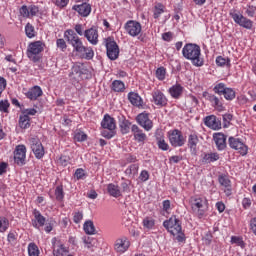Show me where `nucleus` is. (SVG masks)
I'll return each instance as SVG.
<instances>
[{
	"mask_svg": "<svg viewBox=\"0 0 256 256\" xmlns=\"http://www.w3.org/2000/svg\"><path fill=\"white\" fill-rule=\"evenodd\" d=\"M182 55L188 61H191L194 67H203L204 61L201 58V47L197 44L188 43L182 49Z\"/></svg>",
	"mask_w": 256,
	"mask_h": 256,
	"instance_id": "obj_1",
	"label": "nucleus"
},
{
	"mask_svg": "<svg viewBox=\"0 0 256 256\" xmlns=\"http://www.w3.org/2000/svg\"><path fill=\"white\" fill-rule=\"evenodd\" d=\"M163 225L171 235H177L176 240L178 243H183V241H185V234L182 231L181 220L178 219L177 216H172L169 220H165Z\"/></svg>",
	"mask_w": 256,
	"mask_h": 256,
	"instance_id": "obj_2",
	"label": "nucleus"
},
{
	"mask_svg": "<svg viewBox=\"0 0 256 256\" xmlns=\"http://www.w3.org/2000/svg\"><path fill=\"white\" fill-rule=\"evenodd\" d=\"M64 39H66L69 45H72L76 53H83V51H85V46L83 45V41H81V38H79L77 33H75V31H73L72 29L66 30L64 32Z\"/></svg>",
	"mask_w": 256,
	"mask_h": 256,
	"instance_id": "obj_3",
	"label": "nucleus"
},
{
	"mask_svg": "<svg viewBox=\"0 0 256 256\" xmlns=\"http://www.w3.org/2000/svg\"><path fill=\"white\" fill-rule=\"evenodd\" d=\"M43 49H45V44L41 41H35L28 45L27 49V57L33 63H38L41 61V53H43Z\"/></svg>",
	"mask_w": 256,
	"mask_h": 256,
	"instance_id": "obj_4",
	"label": "nucleus"
},
{
	"mask_svg": "<svg viewBox=\"0 0 256 256\" xmlns=\"http://www.w3.org/2000/svg\"><path fill=\"white\" fill-rule=\"evenodd\" d=\"M106 52L107 57L110 58L111 61H116V59H119V45H117V42H115V40L107 38Z\"/></svg>",
	"mask_w": 256,
	"mask_h": 256,
	"instance_id": "obj_5",
	"label": "nucleus"
},
{
	"mask_svg": "<svg viewBox=\"0 0 256 256\" xmlns=\"http://www.w3.org/2000/svg\"><path fill=\"white\" fill-rule=\"evenodd\" d=\"M229 15L237 25H240V27H243L244 29L253 28V21L243 16V14H237L234 10L230 11Z\"/></svg>",
	"mask_w": 256,
	"mask_h": 256,
	"instance_id": "obj_6",
	"label": "nucleus"
},
{
	"mask_svg": "<svg viewBox=\"0 0 256 256\" xmlns=\"http://www.w3.org/2000/svg\"><path fill=\"white\" fill-rule=\"evenodd\" d=\"M169 141L172 147H183L185 145V137L179 130L169 132Z\"/></svg>",
	"mask_w": 256,
	"mask_h": 256,
	"instance_id": "obj_7",
	"label": "nucleus"
},
{
	"mask_svg": "<svg viewBox=\"0 0 256 256\" xmlns=\"http://www.w3.org/2000/svg\"><path fill=\"white\" fill-rule=\"evenodd\" d=\"M26 157H27V147H25V145L16 146L14 151L15 163H17L20 167H23V165H25Z\"/></svg>",
	"mask_w": 256,
	"mask_h": 256,
	"instance_id": "obj_8",
	"label": "nucleus"
},
{
	"mask_svg": "<svg viewBox=\"0 0 256 256\" xmlns=\"http://www.w3.org/2000/svg\"><path fill=\"white\" fill-rule=\"evenodd\" d=\"M228 143H229V147H231V149H235L236 151H238V153H240V155L247 154V151H248L247 145H245L241 141V139L231 136L228 139Z\"/></svg>",
	"mask_w": 256,
	"mask_h": 256,
	"instance_id": "obj_9",
	"label": "nucleus"
},
{
	"mask_svg": "<svg viewBox=\"0 0 256 256\" xmlns=\"http://www.w3.org/2000/svg\"><path fill=\"white\" fill-rule=\"evenodd\" d=\"M31 149L36 157V159H43L45 155V149L43 148V144L38 138H31Z\"/></svg>",
	"mask_w": 256,
	"mask_h": 256,
	"instance_id": "obj_10",
	"label": "nucleus"
},
{
	"mask_svg": "<svg viewBox=\"0 0 256 256\" xmlns=\"http://www.w3.org/2000/svg\"><path fill=\"white\" fill-rule=\"evenodd\" d=\"M136 120H137L138 125L143 127V129H145V131H151V129H153V121H151V119H149V114L140 113L136 117Z\"/></svg>",
	"mask_w": 256,
	"mask_h": 256,
	"instance_id": "obj_11",
	"label": "nucleus"
},
{
	"mask_svg": "<svg viewBox=\"0 0 256 256\" xmlns=\"http://www.w3.org/2000/svg\"><path fill=\"white\" fill-rule=\"evenodd\" d=\"M125 29L128 34L131 35V37H137L139 33H141V23L133 20H129L125 24Z\"/></svg>",
	"mask_w": 256,
	"mask_h": 256,
	"instance_id": "obj_12",
	"label": "nucleus"
},
{
	"mask_svg": "<svg viewBox=\"0 0 256 256\" xmlns=\"http://www.w3.org/2000/svg\"><path fill=\"white\" fill-rule=\"evenodd\" d=\"M84 37L91 45H97L99 43V31L95 27L85 30Z\"/></svg>",
	"mask_w": 256,
	"mask_h": 256,
	"instance_id": "obj_13",
	"label": "nucleus"
},
{
	"mask_svg": "<svg viewBox=\"0 0 256 256\" xmlns=\"http://www.w3.org/2000/svg\"><path fill=\"white\" fill-rule=\"evenodd\" d=\"M213 140L216 144L218 151H224L227 148V136L223 133H215Z\"/></svg>",
	"mask_w": 256,
	"mask_h": 256,
	"instance_id": "obj_14",
	"label": "nucleus"
},
{
	"mask_svg": "<svg viewBox=\"0 0 256 256\" xmlns=\"http://www.w3.org/2000/svg\"><path fill=\"white\" fill-rule=\"evenodd\" d=\"M204 123L206 127H209L214 131H218V129H221V120H219V118H217V116L215 115L207 116Z\"/></svg>",
	"mask_w": 256,
	"mask_h": 256,
	"instance_id": "obj_15",
	"label": "nucleus"
},
{
	"mask_svg": "<svg viewBox=\"0 0 256 256\" xmlns=\"http://www.w3.org/2000/svg\"><path fill=\"white\" fill-rule=\"evenodd\" d=\"M74 11H77L81 17H89L91 14V4L87 2H83L82 4L79 5H74L72 7Z\"/></svg>",
	"mask_w": 256,
	"mask_h": 256,
	"instance_id": "obj_16",
	"label": "nucleus"
},
{
	"mask_svg": "<svg viewBox=\"0 0 256 256\" xmlns=\"http://www.w3.org/2000/svg\"><path fill=\"white\" fill-rule=\"evenodd\" d=\"M204 203H205V200H203V198L199 196H192L190 198V204L192 207V211H194V213H199V211L203 209Z\"/></svg>",
	"mask_w": 256,
	"mask_h": 256,
	"instance_id": "obj_17",
	"label": "nucleus"
},
{
	"mask_svg": "<svg viewBox=\"0 0 256 256\" xmlns=\"http://www.w3.org/2000/svg\"><path fill=\"white\" fill-rule=\"evenodd\" d=\"M129 245L130 244L127 238H119L114 244V249L117 251V253H125V251L129 249Z\"/></svg>",
	"mask_w": 256,
	"mask_h": 256,
	"instance_id": "obj_18",
	"label": "nucleus"
},
{
	"mask_svg": "<svg viewBox=\"0 0 256 256\" xmlns=\"http://www.w3.org/2000/svg\"><path fill=\"white\" fill-rule=\"evenodd\" d=\"M152 97L155 105H160V107H165V105H167V98L160 90L154 91Z\"/></svg>",
	"mask_w": 256,
	"mask_h": 256,
	"instance_id": "obj_19",
	"label": "nucleus"
},
{
	"mask_svg": "<svg viewBox=\"0 0 256 256\" xmlns=\"http://www.w3.org/2000/svg\"><path fill=\"white\" fill-rule=\"evenodd\" d=\"M43 95V90L39 86L32 87L27 93L26 97L30 99V101H37L39 97Z\"/></svg>",
	"mask_w": 256,
	"mask_h": 256,
	"instance_id": "obj_20",
	"label": "nucleus"
},
{
	"mask_svg": "<svg viewBox=\"0 0 256 256\" xmlns=\"http://www.w3.org/2000/svg\"><path fill=\"white\" fill-rule=\"evenodd\" d=\"M103 129H108V131H115V119L108 114H106L101 122Z\"/></svg>",
	"mask_w": 256,
	"mask_h": 256,
	"instance_id": "obj_21",
	"label": "nucleus"
},
{
	"mask_svg": "<svg viewBox=\"0 0 256 256\" xmlns=\"http://www.w3.org/2000/svg\"><path fill=\"white\" fill-rule=\"evenodd\" d=\"M131 131L133 133L134 139L138 141V143H143L147 139V135L143 133V130L139 128L137 125H132Z\"/></svg>",
	"mask_w": 256,
	"mask_h": 256,
	"instance_id": "obj_22",
	"label": "nucleus"
},
{
	"mask_svg": "<svg viewBox=\"0 0 256 256\" xmlns=\"http://www.w3.org/2000/svg\"><path fill=\"white\" fill-rule=\"evenodd\" d=\"M34 219L32 220V224L33 227H35L36 229H39V227H43V225H45V217L43 215H41V212L34 210Z\"/></svg>",
	"mask_w": 256,
	"mask_h": 256,
	"instance_id": "obj_23",
	"label": "nucleus"
},
{
	"mask_svg": "<svg viewBox=\"0 0 256 256\" xmlns=\"http://www.w3.org/2000/svg\"><path fill=\"white\" fill-rule=\"evenodd\" d=\"M128 100L132 105H134V107H141L143 105V99L138 93L130 92L128 94Z\"/></svg>",
	"mask_w": 256,
	"mask_h": 256,
	"instance_id": "obj_24",
	"label": "nucleus"
},
{
	"mask_svg": "<svg viewBox=\"0 0 256 256\" xmlns=\"http://www.w3.org/2000/svg\"><path fill=\"white\" fill-rule=\"evenodd\" d=\"M84 70L81 68V66H79L78 64H75L72 67V70L69 74V77H71L72 79H81V76L83 75Z\"/></svg>",
	"mask_w": 256,
	"mask_h": 256,
	"instance_id": "obj_25",
	"label": "nucleus"
},
{
	"mask_svg": "<svg viewBox=\"0 0 256 256\" xmlns=\"http://www.w3.org/2000/svg\"><path fill=\"white\" fill-rule=\"evenodd\" d=\"M169 93L174 99H179L183 93V87L180 84H176L169 89Z\"/></svg>",
	"mask_w": 256,
	"mask_h": 256,
	"instance_id": "obj_26",
	"label": "nucleus"
},
{
	"mask_svg": "<svg viewBox=\"0 0 256 256\" xmlns=\"http://www.w3.org/2000/svg\"><path fill=\"white\" fill-rule=\"evenodd\" d=\"M19 126L21 129H29L31 127V118L27 114H23L19 118Z\"/></svg>",
	"mask_w": 256,
	"mask_h": 256,
	"instance_id": "obj_27",
	"label": "nucleus"
},
{
	"mask_svg": "<svg viewBox=\"0 0 256 256\" xmlns=\"http://www.w3.org/2000/svg\"><path fill=\"white\" fill-rule=\"evenodd\" d=\"M107 191L111 197H121V190L119 189V186L115 184H108Z\"/></svg>",
	"mask_w": 256,
	"mask_h": 256,
	"instance_id": "obj_28",
	"label": "nucleus"
},
{
	"mask_svg": "<svg viewBox=\"0 0 256 256\" xmlns=\"http://www.w3.org/2000/svg\"><path fill=\"white\" fill-rule=\"evenodd\" d=\"M156 141L158 145V149H161L162 151H169V144L165 142V139L163 136L156 134Z\"/></svg>",
	"mask_w": 256,
	"mask_h": 256,
	"instance_id": "obj_29",
	"label": "nucleus"
},
{
	"mask_svg": "<svg viewBox=\"0 0 256 256\" xmlns=\"http://www.w3.org/2000/svg\"><path fill=\"white\" fill-rule=\"evenodd\" d=\"M197 143H199V137H197L196 134H190L188 138V146L190 147V149L196 151Z\"/></svg>",
	"mask_w": 256,
	"mask_h": 256,
	"instance_id": "obj_30",
	"label": "nucleus"
},
{
	"mask_svg": "<svg viewBox=\"0 0 256 256\" xmlns=\"http://www.w3.org/2000/svg\"><path fill=\"white\" fill-rule=\"evenodd\" d=\"M112 89L116 93H122V91H125V83L121 80H115L112 83Z\"/></svg>",
	"mask_w": 256,
	"mask_h": 256,
	"instance_id": "obj_31",
	"label": "nucleus"
},
{
	"mask_svg": "<svg viewBox=\"0 0 256 256\" xmlns=\"http://www.w3.org/2000/svg\"><path fill=\"white\" fill-rule=\"evenodd\" d=\"M84 231L87 235H95V225L93 221L88 220L84 223Z\"/></svg>",
	"mask_w": 256,
	"mask_h": 256,
	"instance_id": "obj_32",
	"label": "nucleus"
},
{
	"mask_svg": "<svg viewBox=\"0 0 256 256\" xmlns=\"http://www.w3.org/2000/svg\"><path fill=\"white\" fill-rule=\"evenodd\" d=\"M163 13H165V6L161 3L156 4L154 7V19H159Z\"/></svg>",
	"mask_w": 256,
	"mask_h": 256,
	"instance_id": "obj_33",
	"label": "nucleus"
},
{
	"mask_svg": "<svg viewBox=\"0 0 256 256\" xmlns=\"http://www.w3.org/2000/svg\"><path fill=\"white\" fill-rule=\"evenodd\" d=\"M203 161H204V163H213L215 161H219V154H217V153L206 154L203 157Z\"/></svg>",
	"mask_w": 256,
	"mask_h": 256,
	"instance_id": "obj_34",
	"label": "nucleus"
},
{
	"mask_svg": "<svg viewBox=\"0 0 256 256\" xmlns=\"http://www.w3.org/2000/svg\"><path fill=\"white\" fill-rule=\"evenodd\" d=\"M218 181L220 183V185L222 187H231V180H229V176L225 175V174H221L219 177H218Z\"/></svg>",
	"mask_w": 256,
	"mask_h": 256,
	"instance_id": "obj_35",
	"label": "nucleus"
},
{
	"mask_svg": "<svg viewBox=\"0 0 256 256\" xmlns=\"http://www.w3.org/2000/svg\"><path fill=\"white\" fill-rule=\"evenodd\" d=\"M120 129H121V133H123V135H127V133H129V131L131 129V122H129V120H123L120 123Z\"/></svg>",
	"mask_w": 256,
	"mask_h": 256,
	"instance_id": "obj_36",
	"label": "nucleus"
},
{
	"mask_svg": "<svg viewBox=\"0 0 256 256\" xmlns=\"http://www.w3.org/2000/svg\"><path fill=\"white\" fill-rule=\"evenodd\" d=\"M223 95L227 101H233V99L235 98V90H233V88H226Z\"/></svg>",
	"mask_w": 256,
	"mask_h": 256,
	"instance_id": "obj_37",
	"label": "nucleus"
},
{
	"mask_svg": "<svg viewBox=\"0 0 256 256\" xmlns=\"http://www.w3.org/2000/svg\"><path fill=\"white\" fill-rule=\"evenodd\" d=\"M28 255L29 256H39V247L35 243H30L28 246Z\"/></svg>",
	"mask_w": 256,
	"mask_h": 256,
	"instance_id": "obj_38",
	"label": "nucleus"
},
{
	"mask_svg": "<svg viewBox=\"0 0 256 256\" xmlns=\"http://www.w3.org/2000/svg\"><path fill=\"white\" fill-rule=\"evenodd\" d=\"M9 229V220L5 217H0V233H5Z\"/></svg>",
	"mask_w": 256,
	"mask_h": 256,
	"instance_id": "obj_39",
	"label": "nucleus"
},
{
	"mask_svg": "<svg viewBox=\"0 0 256 256\" xmlns=\"http://www.w3.org/2000/svg\"><path fill=\"white\" fill-rule=\"evenodd\" d=\"M216 65H218V67H225V65H227V67H229L230 61L229 59H225L223 58V56H218L216 58Z\"/></svg>",
	"mask_w": 256,
	"mask_h": 256,
	"instance_id": "obj_40",
	"label": "nucleus"
},
{
	"mask_svg": "<svg viewBox=\"0 0 256 256\" xmlns=\"http://www.w3.org/2000/svg\"><path fill=\"white\" fill-rule=\"evenodd\" d=\"M227 87L225 86L224 83H218L214 88L213 91L214 93H217V95H223Z\"/></svg>",
	"mask_w": 256,
	"mask_h": 256,
	"instance_id": "obj_41",
	"label": "nucleus"
},
{
	"mask_svg": "<svg viewBox=\"0 0 256 256\" xmlns=\"http://www.w3.org/2000/svg\"><path fill=\"white\" fill-rule=\"evenodd\" d=\"M165 75H167V70H165V67H159L156 70V77L159 79V81H163L165 79Z\"/></svg>",
	"mask_w": 256,
	"mask_h": 256,
	"instance_id": "obj_42",
	"label": "nucleus"
},
{
	"mask_svg": "<svg viewBox=\"0 0 256 256\" xmlns=\"http://www.w3.org/2000/svg\"><path fill=\"white\" fill-rule=\"evenodd\" d=\"M25 32L27 37H29V39L35 37V28L30 23L26 25Z\"/></svg>",
	"mask_w": 256,
	"mask_h": 256,
	"instance_id": "obj_43",
	"label": "nucleus"
},
{
	"mask_svg": "<svg viewBox=\"0 0 256 256\" xmlns=\"http://www.w3.org/2000/svg\"><path fill=\"white\" fill-rule=\"evenodd\" d=\"M143 226L146 229H153V227H155V220H153L152 218L146 217L143 220Z\"/></svg>",
	"mask_w": 256,
	"mask_h": 256,
	"instance_id": "obj_44",
	"label": "nucleus"
},
{
	"mask_svg": "<svg viewBox=\"0 0 256 256\" xmlns=\"http://www.w3.org/2000/svg\"><path fill=\"white\" fill-rule=\"evenodd\" d=\"M82 53H85V59H88V60L92 59L95 55L93 48L85 47V46H84V50L82 51Z\"/></svg>",
	"mask_w": 256,
	"mask_h": 256,
	"instance_id": "obj_45",
	"label": "nucleus"
},
{
	"mask_svg": "<svg viewBox=\"0 0 256 256\" xmlns=\"http://www.w3.org/2000/svg\"><path fill=\"white\" fill-rule=\"evenodd\" d=\"M53 255L54 256H65V255H67V249H65L63 247V245H61L59 248L53 250Z\"/></svg>",
	"mask_w": 256,
	"mask_h": 256,
	"instance_id": "obj_46",
	"label": "nucleus"
},
{
	"mask_svg": "<svg viewBox=\"0 0 256 256\" xmlns=\"http://www.w3.org/2000/svg\"><path fill=\"white\" fill-rule=\"evenodd\" d=\"M55 196L57 201H63V197H65V194L63 193V187L58 186L55 190Z\"/></svg>",
	"mask_w": 256,
	"mask_h": 256,
	"instance_id": "obj_47",
	"label": "nucleus"
},
{
	"mask_svg": "<svg viewBox=\"0 0 256 256\" xmlns=\"http://www.w3.org/2000/svg\"><path fill=\"white\" fill-rule=\"evenodd\" d=\"M56 45L58 49H61V51H65L67 49V42H65V39L59 38L56 40Z\"/></svg>",
	"mask_w": 256,
	"mask_h": 256,
	"instance_id": "obj_48",
	"label": "nucleus"
},
{
	"mask_svg": "<svg viewBox=\"0 0 256 256\" xmlns=\"http://www.w3.org/2000/svg\"><path fill=\"white\" fill-rule=\"evenodd\" d=\"M9 105V101L7 100L0 101V111H2L3 113H9Z\"/></svg>",
	"mask_w": 256,
	"mask_h": 256,
	"instance_id": "obj_49",
	"label": "nucleus"
},
{
	"mask_svg": "<svg viewBox=\"0 0 256 256\" xmlns=\"http://www.w3.org/2000/svg\"><path fill=\"white\" fill-rule=\"evenodd\" d=\"M101 135L102 137H105V139H112V137H115V130H103Z\"/></svg>",
	"mask_w": 256,
	"mask_h": 256,
	"instance_id": "obj_50",
	"label": "nucleus"
},
{
	"mask_svg": "<svg viewBox=\"0 0 256 256\" xmlns=\"http://www.w3.org/2000/svg\"><path fill=\"white\" fill-rule=\"evenodd\" d=\"M20 15H22L24 18L28 19L30 17L29 7L23 5L20 8Z\"/></svg>",
	"mask_w": 256,
	"mask_h": 256,
	"instance_id": "obj_51",
	"label": "nucleus"
},
{
	"mask_svg": "<svg viewBox=\"0 0 256 256\" xmlns=\"http://www.w3.org/2000/svg\"><path fill=\"white\" fill-rule=\"evenodd\" d=\"M17 241V233L16 232H10L8 234V242L11 243V245H15Z\"/></svg>",
	"mask_w": 256,
	"mask_h": 256,
	"instance_id": "obj_52",
	"label": "nucleus"
},
{
	"mask_svg": "<svg viewBox=\"0 0 256 256\" xmlns=\"http://www.w3.org/2000/svg\"><path fill=\"white\" fill-rule=\"evenodd\" d=\"M137 165L132 164L129 166V168L126 169V174L127 175H135V173H137Z\"/></svg>",
	"mask_w": 256,
	"mask_h": 256,
	"instance_id": "obj_53",
	"label": "nucleus"
},
{
	"mask_svg": "<svg viewBox=\"0 0 256 256\" xmlns=\"http://www.w3.org/2000/svg\"><path fill=\"white\" fill-rule=\"evenodd\" d=\"M28 9H29L30 17H35V15L39 13V7L35 5L29 6Z\"/></svg>",
	"mask_w": 256,
	"mask_h": 256,
	"instance_id": "obj_54",
	"label": "nucleus"
},
{
	"mask_svg": "<svg viewBox=\"0 0 256 256\" xmlns=\"http://www.w3.org/2000/svg\"><path fill=\"white\" fill-rule=\"evenodd\" d=\"M69 4V0H56L55 5L59 7L60 9H63L64 7H67Z\"/></svg>",
	"mask_w": 256,
	"mask_h": 256,
	"instance_id": "obj_55",
	"label": "nucleus"
},
{
	"mask_svg": "<svg viewBox=\"0 0 256 256\" xmlns=\"http://www.w3.org/2000/svg\"><path fill=\"white\" fill-rule=\"evenodd\" d=\"M233 120V115L232 114H224L223 115V121H224V127H227L229 123Z\"/></svg>",
	"mask_w": 256,
	"mask_h": 256,
	"instance_id": "obj_56",
	"label": "nucleus"
},
{
	"mask_svg": "<svg viewBox=\"0 0 256 256\" xmlns=\"http://www.w3.org/2000/svg\"><path fill=\"white\" fill-rule=\"evenodd\" d=\"M75 139L76 141H87V134L83 133V132H79L77 134H75Z\"/></svg>",
	"mask_w": 256,
	"mask_h": 256,
	"instance_id": "obj_57",
	"label": "nucleus"
},
{
	"mask_svg": "<svg viewBox=\"0 0 256 256\" xmlns=\"http://www.w3.org/2000/svg\"><path fill=\"white\" fill-rule=\"evenodd\" d=\"M82 220H83V213L75 212L74 217H73L74 223H81Z\"/></svg>",
	"mask_w": 256,
	"mask_h": 256,
	"instance_id": "obj_58",
	"label": "nucleus"
},
{
	"mask_svg": "<svg viewBox=\"0 0 256 256\" xmlns=\"http://www.w3.org/2000/svg\"><path fill=\"white\" fill-rule=\"evenodd\" d=\"M256 7L255 6H249L246 10V15L248 17H255Z\"/></svg>",
	"mask_w": 256,
	"mask_h": 256,
	"instance_id": "obj_59",
	"label": "nucleus"
},
{
	"mask_svg": "<svg viewBox=\"0 0 256 256\" xmlns=\"http://www.w3.org/2000/svg\"><path fill=\"white\" fill-rule=\"evenodd\" d=\"M212 104L214 105V107H216V109H223V103L217 96L214 98V102H212Z\"/></svg>",
	"mask_w": 256,
	"mask_h": 256,
	"instance_id": "obj_60",
	"label": "nucleus"
},
{
	"mask_svg": "<svg viewBox=\"0 0 256 256\" xmlns=\"http://www.w3.org/2000/svg\"><path fill=\"white\" fill-rule=\"evenodd\" d=\"M203 97L206 98L207 101H210V103H213L217 96L210 94L209 92H203Z\"/></svg>",
	"mask_w": 256,
	"mask_h": 256,
	"instance_id": "obj_61",
	"label": "nucleus"
},
{
	"mask_svg": "<svg viewBox=\"0 0 256 256\" xmlns=\"http://www.w3.org/2000/svg\"><path fill=\"white\" fill-rule=\"evenodd\" d=\"M139 179L142 180L143 182L148 181L149 180V172L146 170H143L140 173Z\"/></svg>",
	"mask_w": 256,
	"mask_h": 256,
	"instance_id": "obj_62",
	"label": "nucleus"
},
{
	"mask_svg": "<svg viewBox=\"0 0 256 256\" xmlns=\"http://www.w3.org/2000/svg\"><path fill=\"white\" fill-rule=\"evenodd\" d=\"M75 177L77 179H81L82 177H85V170H83V168H78L76 171H75Z\"/></svg>",
	"mask_w": 256,
	"mask_h": 256,
	"instance_id": "obj_63",
	"label": "nucleus"
},
{
	"mask_svg": "<svg viewBox=\"0 0 256 256\" xmlns=\"http://www.w3.org/2000/svg\"><path fill=\"white\" fill-rule=\"evenodd\" d=\"M84 244L86 245L87 249L93 248V240L91 237L84 238Z\"/></svg>",
	"mask_w": 256,
	"mask_h": 256,
	"instance_id": "obj_64",
	"label": "nucleus"
}]
</instances>
